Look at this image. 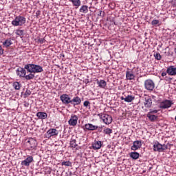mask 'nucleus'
Wrapping results in <instances>:
<instances>
[{
	"instance_id": "nucleus-1",
	"label": "nucleus",
	"mask_w": 176,
	"mask_h": 176,
	"mask_svg": "<svg viewBox=\"0 0 176 176\" xmlns=\"http://www.w3.org/2000/svg\"><path fill=\"white\" fill-rule=\"evenodd\" d=\"M25 69L28 72H32L33 74H39L43 72L42 66L35 64H28L24 66Z\"/></svg>"
},
{
	"instance_id": "nucleus-2",
	"label": "nucleus",
	"mask_w": 176,
	"mask_h": 176,
	"mask_svg": "<svg viewBox=\"0 0 176 176\" xmlns=\"http://www.w3.org/2000/svg\"><path fill=\"white\" fill-rule=\"evenodd\" d=\"M25 21H26L25 17L23 16H16L14 20L12 21V25H14V27L21 26V25H23Z\"/></svg>"
},
{
	"instance_id": "nucleus-3",
	"label": "nucleus",
	"mask_w": 176,
	"mask_h": 176,
	"mask_svg": "<svg viewBox=\"0 0 176 176\" xmlns=\"http://www.w3.org/2000/svg\"><path fill=\"white\" fill-rule=\"evenodd\" d=\"M98 116L100 119H102L105 124H111L112 123V116H111L110 115L99 113L98 114Z\"/></svg>"
},
{
	"instance_id": "nucleus-4",
	"label": "nucleus",
	"mask_w": 176,
	"mask_h": 176,
	"mask_svg": "<svg viewBox=\"0 0 176 176\" xmlns=\"http://www.w3.org/2000/svg\"><path fill=\"white\" fill-rule=\"evenodd\" d=\"M166 149H168V146L160 144L159 142H155L153 145V151L155 152H164Z\"/></svg>"
},
{
	"instance_id": "nucleus-5",
	"label": "nucleus",
	"mask_w": 176,
	"mask_h": 176,
	"mask_svg": "<svg viewBox=\"0 0 176 176\" xmlns=\"http://www.w3.org/2000/svg\"><path fill=\"white\" fill-rule=\"evenodd\" d=\"M144 87L148 91H152L155 89V82L151 79L144 81Z\"/></svg>"
},
{
	"instance_id": "nucleus-6",
	"label": "nucleus",
	"mask_w": 176,
	"mask_h": 176,
	"mask_svg": "<svg viewBox=\"0 0 176 176\" xmlns=\"http://www.w3.org/2000/svg\"><path fill=\"white\" fill-rule=\"evenodd\" d=\"M174 103L171 100H165L160 103V108L161 109H167L171 107Z\"/></svg>"
},
{
	"instance_id": "nucleus-7",
	"label": "nucleus",
	"mask_w": 176,
	"mask_h": 176,
	"mask_svg": "<svg viewBox=\"0 0 176 176\" xmlns=\"http://www.w3.org/2000/svg\"><path fill=\"white\" fill-rule=\"evenodd\" d=\"M26 146L28 149H34V148H36V140L34 138L28 139L26 142Z\"/></svg>"
},
{
	"instance_id": "nucleus-8",
	"label": "nucleus",
	"mask_w": 176,
	"mask_h": 176,
	"mask_svg": "<svg viewBox=\"0 0 176 176\" xmlns=\"http://www.w3.org/2000/svg\"><path fill=\"white\" fill-rule=\"evenodd\" d=\"M54 135H58V131L56 129H50L45 134V138H50Z\"/></svg>"
},
{
	"instance_id": "nucleus-9",
	"label": "nucleus",
	"mask_w": 176,
	"mask_h": 176,
	"mask_svg": "<svg viewBox=\"0 0 176 176\" xmlns=\"http://www.w3.org/2000/svg\"><path fill=\"white\" fill-rule=\"evenodd\" d=\"M60 101H62L63 104L65 105H68V104H71L72 100L71 97L68 94H63L60 97Z\"/></svg>"
},
{
	"instance_id": "nucleus-10",
	"label": "nucleus",
	"mask_w": 176,
	"mask_h": 176,
	"mask_svg": "<svg viewBox=\"0 0 176 176\" xmlns=\"http://www.w3.org/2000/svg\"><path fill=\"white\" fill-rule=\"evenodd\" d=\"M68 124H69V126H73V127H75V126L78 124V116H72L71 118L68 121Z\"/></svg>"
},
{
	"instance_id": "nucleus-11",
	"label": "nucleus",
	"mask_w": 176,
	"mask_h": 176,
	"mask_svg": "<svg viewBox=\"0 0 176 176\" xmlns=\"http://www.w3.org/2000/svg\"><path fill=\"white\" fill-rule=\"evenodd\" d=\"M142 146V142L141 140H136L134 141L133 143V146L131 147V151H138V149H140Z\"/></svg>"
},
{
	"instance_id": "nucleus-12",
	"label": "nucleus",
	"mask_w": 176,
	"mask_h": 176,
	"mask_svg": "<svg viewBox=\"0 0 176 176\" xmlns=\"http://www.w3.org/2000/svg\"><path fill=\"white\" fill-rule=\"evenodd\" d=\"M33 162H34V157L32 156H28L25 160L21 162V164L22 166H28Z\"/></svg>"
},
{
	"instance_id": "nucleus-13",
	"label": "nucleus",
	"mask_w": 176,
	"mask_h": 176,
	"mask_svg": "<svg viewBox=\"0 0 176 176\" xmlns=\"http://www.w3.org/2000/svg\"><path fill=\"white\" fill-rule=\"evenodd\" d=\"M25 69L19 67L16 70V75L20 78H25Z\"/></svg>"
},
{
	"instance_id": "nucleus-14",
	"label": "nucleus",
	"mask_w": 176,
	"mask_h": 176,
	"mask_svg": "<svg viewBox=\"0 0 176 176\" xmlns=\"http://www.w3.org/2000/svg\"><path fill=\"white\" fill-rule=\"evenodd\" d=\"M80 102H82L80 98H79V96H76L72 100L71 104L74 107H76V105H80Z\"/></svg>"
},
{
	"instance_id": "nucleus-15",
	"label": "nucleus",
	"mask_w": 176,
	"mask_h": 176,
	"mask_svg": "<svg viewBox=\"0 0 176 176\" xmlns=\"http://www.w3.org/2000/svg\"><path fill=\"white\" fill-rule=\"evenodd\" d=\"M101 146H102V142L101 141L95 140L94 142L92 144V148L95 151L98 149H101Z\"/></svg>"
},
{
	"instance_id": "nucleus-16",
	"label": "nucleus",
	"mask_w": 176,
	"mask_h": 176,
	"mask_svg": "<svg viewBox=\"0 0 176 176\" xmlns=\"http://www.w3.org/2000/svg\"><path fill=\"white\" fill-rule=\"evenodd\" d=\"M144 107L146 108H151V107H152V99L151 98V97L146 96V98H144Z\"/></svg>"
},
{
	"instance_id": "nucleus-17",
	"label": "nucleus",
	"mask_w": 176,
	"mask_h": 176,
	"mask_svg": "<svg viewBox=\"0 0 176 176\" xmlns=\"http://www.w3.org/2000/svg\"><path fill=\"white\" fill-rule=\"evenodd\" d=\"M85 128L86 130H88L89 131H94V130H97V129H98V126L93 125L92 124H86L85 125Z\"/></svg>"
},
{
	"instance_id": "nucleus-18",
	"label": "nucleus",
	"mask_w": 176,
	"mask_h": 176,
	"mask_svg": "<svg viewBox=\"0 0 176 176\" xmlns=\"http://www.w3.org/2000/svg\"><path fill=\"white\" fill-rule=\"evenodd\" d=\"M166 72L167 74H168V75L175 76L176 67L174 66H170L169 67L167 68Z\"/></svg>"
},
{
	"instance_id": "nucleus-19",
	"label": "nucleus",
	"mask_w": 176,
	"mask_h": 176,
	"mask_svg": "<svg viewBox=\"0 0 176 176\" xmlns=\"http://www.w3.org/2000/svg\"><path fill=\"white\" fill-rule=\"evenodd\" d=\"M126 78L128 80H133L135 78V76H134V74H133V72L127 71L126 73Z\"/></svg>"
},
{
	"instance_id": "nucleus-20",
	"label": "nucleus",
	"mask_w": 176,
	"mask_h": 176,
	"mask_svg": "<svg viewBox=\"0 0 176 176\" xmlns=\"http://www.w3.org/2000/svg\"><path fill=\"white\" fill-rule=\"evenodd\" d=\"M134 96L131 95H128L126 97H121V100L125 101V102H131L133 100H134Z\"/></svg>"
},
{
	"instance_id": "nucleus-21",
	"label": "nucleus",
	"mask_w": 176,
	"mask_h": 176,
	"mask_svg": "<svg viewBox=\"0 0 176 176\" xmlns=\"http://www.w3.org/2000/svg\"><path fill=\"white\" fill-rule=\"evenodd\" d=\"M97 85L100 87V89H105L107 87V82L104 80H97Z\"/></svg>"
},
{
	"instance_id": "nucleus-22",
	"label": "nucleus",
	"mask_w": 176,
	"mask_h": 176,
	"mask_svg": "<svg viewBox=\"0 0 176 176\" xmlns=\"http://www.w3.org/2000/svg\"><path fill=\"white\" fill-rule=\"evenodd\" d=\"M36 116L38 119H46L47 118V113L45 112H38Z\"/></svg>"
},
{
	"instance_id": "nucleus-23",
	"label": "nucleus",
	"mask_w": 176,
	"mask_h": 176,
	"mask_svg": "<svg viewBox=\"0 0 176 176\" xmlns=\"http://www.w3.org/2000/svg\"><path fill=\"white\" fill-rule=\"evenodd\" d=\"M129 156L131 157V159H133V160H137V159L140 157V153L138 152H131L129 154Z\"/></svg>"
},
{
	"instance_id": "nucleus-24",
	"label": "nucleus",
	"mask_w": 176,
	"mask_h": 176,
	"mask_svg": "<svg viewBox=\"0 0 176 176\" xmlns=\"http://www.w3.org/2000/svg\"><path fill=\"white\" fill-rule=\"evenodd\" d=\"M78 144H76V139L75 138H72L70 140V148H76Z\"/></svg>"
},
{
	"instance_id": "nucleus-25",
	"label": "nucleus",
	"mask_w": 176,
	"mask_h": 176,
	"mask_svg": "<svg viewBox=\"0 0 176 176\" xmlns=\"http://www.w3.org/2000/svg\"><path fill=\"white\" fill-rule=\"evenodd\" d=\"M89 12V7L87 6H82L80 8V13H83L84 14H86Z\"/></svg>"
},
{
	"instance_id": "nucleus-26",
	"label": "nucleus",
	"mask_w": 176,
	"mask_h": 176,
	"mask_svg": "<svg viewBox=\"0 0 176 176\" xmlns=\"http://www.w3.org/2000/svg\"><path fill=\"white\" fill-rule=\"evenodd\" d=\"M147 118H148V119L151 122H155V120H157V116L151 114V113H148Z\"/></svg>"
},
{
	"instance_id": "nucleus-27",
	"label": "nucleus",
	"mask_w": 176,
	"mask_h": 176,
	"mask_svg": "<svg viewBox=\"0 0 176 176\" xmlns=\"http://www.w3.org/2000/svg\"><path fill=\"white\" fill-rule=\"evenodd\" d=\"M34 78H35V74L33 72H30L28 75H25V79H26V80H31L32 79H34Z\"/></svg>"
},
{
	"instance_id": "nucleus-28",
	"label": "nucleus",
	"mask_w": 176,
	"mask_h": 176,
	"mask_svg": "<svg viewBox=\"0 0 176 176\" xmlns=\"http://www.w3.org/2000/svg\"><path fill=\"white\" fill-rule=\"evenodd\" d=\"M3 46L9 47L12 45V38H8L3 43Z\"/></svg>"
},
{
	"instance_id": "nucleus-29",
	"label": "nucleus",
	"mask_w": 176,
	"mask_h": 176,
	"mask_svg": "<svg viewBox=\"0 0 176 176\" xmlns=\"http://www.w3.org/2000/svg\"><path fill=\"white\" fill-rule=\"evenodd\" d=\"M12 86L15 90H20L21 89V84L19 82H14Z\"/></svg>"
},
{
	"instance_id": "nucleus-30",
	"label": "nucleus",
	"mask_w": 176,
	"mask_h": 176,
	"mask_svg": "<svg viewBox=\"0 0 176 176\" xmlns=\"http://www.w3.org/2000/svg\"><path fill=\"white\" fill-rule=\"evenodd\" d=\"M73 6H76V9H78V6H80V0H72Z\"/></svg>"
},
{
	"instance_id": "nucleus-31",
	"label": "nucleus",
	"mask_w": 176,
	"mask_h": 176,
	"mask_svg": "<svg viewBox=\"0 0 176 176\" xmlns=\"http://www.w3.org/2000/svg\"><path fill=\"white\" fill-rule=\"evenodd\" d=\"M151 24L154 26L162 25V23H160V21L157 19H154L153 21H152Z\"/></svg>"
},
{
	"instance_id": "nucleus-32",
	"label": "nucleus",
	"mask_w": 176,
	"mask_h": 176,
	"mask_svg": "<svg viewBox=\"0 0 176 176\" xmlns=\"http://www.w3.org/2000/svg\"><path fill=\"white\" fill-rule=\"evenodd\" d=\"M61 165L62 166H66L67 167H69L71 166H72V162H69V161H63L62 163H61Z\"/></svg>"
},
{
	"instance_id": "nucleus-33",
	"label": "nucleus",
	"mask_w": 176,
	"mask_h": 176,
	"mask_svg": "<svg viewBox=\"0 0 176 176\" xmlns=\"http://www.w3.org/2000/svg\"><path fill=\"white\" fill-rule=\"evenodd\" d=\"M103 133L104 134H107V135H110L111 134H112V129L107 128L103 130Z\"/></svg>"
},
{
	"instance_id": "nucleus-34",
	"label": "nucleus",
	"mask_w": 176,
	"mask_h": 176,
	"mask_svg": "<svg viewBox=\"0 0 176 176\" xmlns=\"http://www.w3.org/2000/svg\"><path fill=\"white\" fill-rule=\"evenodd\" d=\"M16 34L19 35V36H21L22 35H24V30H17L16 32Z\"/></svg>"
},
{
	"instance_id": "nucleus-35",
	"label": "nucleus",
	"mask_w": 176,
	"mask_h": 176,
	"mask_svg": "<svg viewBox=\"0 0 176 176\" xmlns=\"http://www.w3.org/2000/svg\"><path fill=\"white\" fill-rule=\"evenodd\" d=\"M154 57L155 60H162V55H160L159 53H156L155 54H154Z\"/></svg>"
},
{
	"instance_id": "nucleus-36",
	"label": "nucleus",
	"mask_w": 176,
	"mask_h": 176,
	"mask_svg": "<svg viewBox=\"0 0 176 176\" xmlns=\"http://www.w3.org/2000/svg\"><path fill=\"white\" fill-rule=\"evenodd\" d=\"M84 107H85V108H87V107H90V102H89L88 100L85 101Z\"/></svg>"
},
{
	"instance_id": "nucleus-37",
	"label": "nucleus",
	"mask_w": 176,
	"mask_h": 176,
	"mask_svg": "<svg viewBox=\"0 0 176 176\" xmlns=\"http://www.w3.org/2000/svg\"><path fill=\"white\" fill-rule=\"evenodd\" d=\"M38 42H39V43L42 45L43 43H45V42H46V40H45V38H38Z\"/></svg>"
},
{
	"instance_id": "nucleus-38",
	"label": "nucleus",
	"mask_w": 176,
	"mask_h": 176,
	"mask_svg": "<svg viewBox=\"0 0 176 176\" xmlns=\"http://www.w3.org/2000/svg\"><path fill=\"white\" fill-rule=\"evenodd\" d=\"M150 113V115H151V113H157V110H150V112L148 113Z\"/></svg>"
},
{
	"instance_id": "nucleus-39",
	"label": "nucleus",
	"mask_w": 176,
	"mask_h": 176,
	"mask_svg": "<svg viewBox=\"0 0 176 176\" xmlns=\"http://www.w3.org/2000/svg\"><path fill=\"white\" fill-rule=\"evenodd\" d=\"M25 96H31V91L27 90L25 93Z\"/></svg>"
},
{
	"instance_id": "nucleus-40",
	"label": "nucleus",
	"mask_w": 176,
	"mask_h": 176,
	"mask_svg": "<svg viewBox=\"0 0 176 176\" xmlns=\"http://www.w3.org/2000/svg\"><path fill=\"white\" fill-rule=\"evenodd\" d=\"M0 54H3V50H2V47L0 45Z\"/></svg>"
},
{
	"instance_id": "nucleus-41",
	"label": "nucleus",
	"mask_w": 176,
	"mask_h": 176,
	"mask_svg": "<svg viewBox=\"0 0 176 176\" xmlns=\"http://www.w3.org/2000/svg\"><path fill=\"white\" fill-rule=\"evenodd\" d=\"M165 54L166 56H168V57L170 56V52H165Z\"/></svg>"
},
{
	"instance_id": "nucleus-42",
	"label": "nucleus",
	"mask_w": 176,
	"mask_h": 176,
	"mask_svg": "<svg viewBox=\"0 0 176 176\" xmlns=\"http://www.w3.org/2000/svg\"><path fill=\"white\" fill-rule=\"evenodd\" d=\"M166 75H167V73H166V72L162 73V76H166Z\"/></svg>"
},
{
	"instance_id": "nucleus-43",
	"label": "nucleus",
	"mask_w": 176,
	"mask_h": 176,
	"mask_svg": "<svg viewBox=\"0 0 176 176\" xmlns=\"http://www.w3.org/2000/svg\"><path fill=\"white\" fill-rule=\"evenodd\" d=\"M102 14V11H100V13L98 14V16H101Z\"/></svg>"
},
{
	"instance_id": "nucleus-44",
	"label": "nucleus",
	"mask_w": 176,
	"mask_h": 176,
	"mask_svg": "<svg viewBox=\"0 0 176 176\" xmlns=\"http://www.w3.org/2000/svg\"><path fill=\"white\" fill-rule=\"evenodd\" d=\"M60 57H65V56L64 55V54H60Z\"/></svg>"
},
{
	"instance_id": "nucleus-45",
	"label": "nucleus",
	"mask_w": 176,
	"mask_h": 176,
	"mask_svg": "<svg viewBox=\"0 0 176 176\" xmlns=\"http://www.w3.org/2000/svg\"><path fill=\"white\" fill-rule=\"evenodd\" d=\"M69 1H70V2H72V0H69Z\"/></svg>"
}]
</instances>
